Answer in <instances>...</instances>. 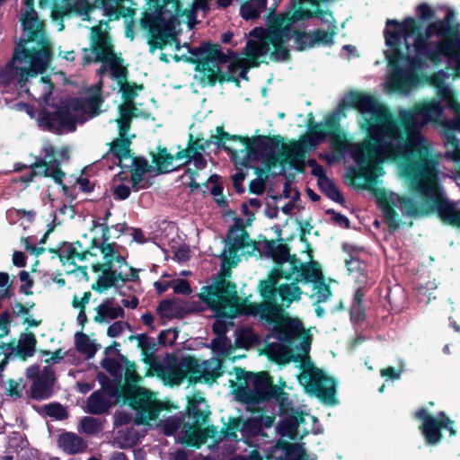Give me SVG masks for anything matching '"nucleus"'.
Segmentation results:
<instances>
[{
  "mask_svg": "<svg viewBox=\"0 0 460 460\" xmlns=\"http://www.w3.org/2000/svg\"><path fill=\"white\" fill-rule=\"evenodd\" d=\"M439 98L416 102L404 110V179L419 201L404 196V213L424 217L437 212L447 225L460 227V212L445 197L440 183L438 159L434 156L421 134L428 123H438L445 108Z\"/></svg>",
  "mask_w": 460,
  "mask_h": 460,
  "instance_id": "f257e3e1",
  "label": "nucleus"
},
{
  "mask_svg": "<svg viewBox=\"0 0 460 460\" xmlns=\"http://www.w3.org/2000/svg\"><path fill=\"white\" fill-rule=\"evenodd\" d=\"M354 104L363 119L362 128L367 132V139L350 143L340 132L332 131V148L343 155L349 153L358 168L349 167L348 176L358 188L369 190L371 184L384 174L381 164L385 160H396L402 156L401 128L386 108L375 98L357 94Z\"/></svg>",
  "mask_w": 460,
  "mask_h": 460,
  "instance_id": "f03ea898",
  "label": "nucleus"
},
{
  "mask_svg": "<svg viewBox=\"0 0 460 460\" xmlns=\"http://www.w3.org/2000/svg\"><path fill=\"white\" fill-rule=\"evenodd\" d=\"M297 283H285L279 288L274 286L272 297H264L267 302L261 313L274 323L273 332L278 339V341L268 343L267 353L278 363L299 361L302 368L298 376L299 383L309 394L331 403L335 395L334 380L314 365L308 356L309 343L305 340L306 332L302 323L286 315L282 308L301 299L303 292Z\"/></svg>",
  "mask_w": 460,
  "mask_h": 460,
  "instance_id": "7ed1b4c3",
  "label": "nucleus"
},
{
  "mask_svg": "<svg viewBox=\"0 0 460 460\" xmlns=\"http://www.w3.org/2000/svg\"><path fill=\"white\" fill-rule=\"evenodd\" d=\"M108 23L100 22L98 25L91 28L90 47L84 49V64L102 62L98 74L102 75L107 71L111 72L112 78L116 79L123 91L124 102L119 105V116L116 119L119 128V137L110 143L108 154H112L118 160L119 165L125 164L126 157L131 155L130 145L131 139L135 135H129L131 120L137 116V108L133 102L135 92L129 89L126 84L127 68L123 66L122 59L118 57L111 42V38L107 31Z\"/></svg>",
  "mask_w": 460,
  "mask_h": 460,
  "instance_id": "20e7f679",
  "label": "nucleus"
},
{
  "mask_svg": "<svg viewBox=\"0 0 460 460\" xmlns=\"http://www.w3.org/2000/svg\"><path fill=\"white\" fill-rule=\"evenodd\" d=\"M331 133L316 128L299 141L283 145L280 148L270 139L263 138L252 146L246 142L243 143L240 149L233 147H226V149L232 154L236 165L252 167L253 161L260 160L268 171L281 174L285 172L287 164L296 169L302 168L306 152L314 149L326 137H330Z\"/></svg>",
  "mask_w": 460,
  "mask_h": 460,
  "instance_id": "39448f33",
  "label": "nucleus"
},
{
  "mask_svg": "<svg viewBox=\"0 0 460 460\" xmlns=\"http://www.w3.org/2000/svg\"><path fill=\"white\" fill-rule=\"evenodd\" d=\"M102 243L99 248L102 261L93 264L94 272L101 271L97 284L100 288L107 289L118 282L136 281L138 279V270L130 267L123 255L120 254L119 246L114 243H108L112 238H118L127 228L126 224L119 223L111 226L102 224Z\"/></svg>",
  "mask_w": 460,
  "mask_h": 460,
  "instance_id": "423d86ee",
  "label": "nucleus"
},
{
  "mask_svg": "<svg viewBox=\"0 0 460 460\" xmlns=\"http://www.w3.org/2000/svg\"><path fill=\"white\" fill-rule=\"evenodd\" d=\"M101 88L100 82L82 96L66 101L56 111L45 114L41 125L58 134L74 131L77 123L82 124L100 113Z\"/></svg>",
  "mask_w": 460,
  "mask_h": 460,
  "instance_id": "0eeeda50",
  "label": "nucleus"
},
{
  "mask_svg": "<svg viewBox=\"0 0 460 460\" xmlns=\"http://www.w3.org/2000/svg\"><path fill=\"white\" fill-rule=\"evenodd\" d=\"M199 298L217 314L213 331L218 336L225 334L227 326L234 324L233 318L244 309L245 300L238 296L235 285L226 280L203 288Z\"/></svg>",
  "mask_w": 460,
  "mask_h": 460,
  "instance_id": "6e6552de",
  "label": "nucleus"
},
{
  "mask_svg": "<svg viewBox=\"0 0 460 460\" xmlns=\"http://www.w3.org/2000/svg\"><path fill=\"white\" fill-rule=\"evenodd\" d=\"M197 57L196 78L203 84L213 85L218 81H234L236 76L244 77L246 71L235 62H230L221 52L219 45L205 44L194 49Z\"/></svg>",
  "mask_w": 460,
  "mask_h": 460,
  "instance_id": "1a4fd4ad",
  "label": "nucleus"
},
{
  "mask_svg": "<svg viewBox=\"0 0 460 460\" xmlns=\"http://www.w3.org/2000/svg\"><path fill=\"white\" fill-rule=\"evenodd\" d=\"M162 376L171 385H180L189 377L190 382L215 380L222 375V361L217 358L200 361L192 357L172 358L161 368Z\"/></svg>",
  "mask_w": 460,
  "mask_h": 460,
  "instance_id": "9d476101",
  "label": "nucleus"
},
{
  "mask_svg": "<svg viewBox=\"0 0 460 460\" xmlns=\"http://www.w3.org/2000/svg\"><path fill=\"white\" fill-rule=\"evenodd\" d=\"M17 44L12 60L0 70V85L19 84L22 87L30 76L43 73L50 64V56L45 52H28Z\"/></svg>",
  "mask_w": 460,
  "mask_h": 460,
  "instance_id": "9b49d317",
  "label": "nucleus"
},
{
  "mask_svg": "<svg viewBox=\"0 0 460 460\" xmlns=\"http://www.w3.org/2000/svg\"><path fill=\"white\" fill-rule=\"evenodd\" d=\"M43 0L40 1L42 6ZM20 22L26 40H21L22 49H31V52H45L51 57L50 43L45 37L44 22L34 9V0H24V7L21 11Z\"/></svg>",
  "mask_w": 460,
  "mask_h": 460,
  "instance_id": "f8f14e48",
  "label": "nucleus"
},
{
  "mask_svg": "<svg viewBox=\"0 0 460 460\" xmlns=\"http://www.w3.org/2000/svg\"><path fill=\"white\" fill-rule=\"evenodd\" d=\"M402 38V24L388 20L385 30L386 49L385 58L390 67V74L386 84L391 92L402 89V66L401 41Z\"/></svg>",
  "mask_w": 460,
  "mask_h": 460,
  "instance_id": "ddd939ff",
  "label": "nucleus"
},
{
  "mask_svg": "<svg viewBox=\"0 0 460 460\" xmlns=\"http://www.w3.org/2000/svg\"><path fill=\"white\" fill-rule=\"evenodd\" d=\"M246 383V387H241L238 390L237 397L240 401L255 404L273 398L282 405L287 404L288 394L281 387L274 385L266 373L251 375Z\"/></svg>",
  "mask_w": 460,
  "mask_h": 460,
  "instance_id": "4468645a",
  "label": "nucleus"
},
{
  "mask_svg": "<svg viewBox=\"0 0 460 460\" xmlns=\"http://www.w3.org/2000/svg\"><path fill=\"white\" fill-rule=\"evenodd\" d=\"M454 18V13L451 9H447V15L443 20L435 21L429 22L425 31H421L420 22L411 17L404 18V47L409 49L406 38L409 36H414L413 47L417 56L420 58L427 59V55L433 50L434 41H429V38L436 35L439 39H442L445 34H441L436 29H432L433 26H438V23L444 22L448 23Z\"/></svg>",
  "mask_w": 460,
  "mask_h": 460,
  "instance_id": "2eb2a0df",
  "label": "nucleus"
},
{
  "mask_svg": "<svg viewBox=\"0 0 460 460\" xmlns=\"http://www.w3.org/2000/svg\"><path fill=\"white\" fill-rule=\"evenodd\" d=\"M414 418L420 420L419 430L426 445L438 446L442 441L443 430L449 432V437L456 435L455 421L445 411H439L435 416L430 414L427 408H419Z\"/></svg>",
  "mask_w": 460,
  "mask_h": 460,
  "instance_id": "dca6fc26",
  "label": "nucleus"
},
{
  "mask_svg": "<svg viewBox=\"0 0 460 460\" xmlns=\"http://www.w3.org/2000/svg\"><path fill=\"white\" fill-rule=\"evenodd\" d=\"M123 394L121 400L128 401L129 404L137 411V423H148L155 420L160 413V407L152 393L137 385H121Z\"/></svg>",
  "mask_w": 460,
  "mask_h": 460,
  "instance_id": "f3484780",
  "label": "nucleus"
},
{
  "mask_svg": "<svg viewBox=\"0 0 460 460\" xmlns=\"http://www.w3.org/2000/svg\"><path fill=\"white\" fill-rule=\"evenodd\" d=\"M254 250L250 243L249 235L244 227L234 224L227 234V243L223 252L224 267H234L240 261V257L251 254Z\"/></svg>",
  "mask_w": 460,
  "mask_h": 460,
  "instance_id": "a211bd4d",
  "label": "nucleus"
},
{
  "mask_svg": "<svg viewBox=\"0 0 460 460\" xmlns=\"http://www.w3.org/2000/svg\"><path fill=\"white\" fill-rule=\"evenodd\" d=\"M305 264L295 256L275 267L266 280L261 281L260 288L263 297H272L274 286L281 278L293 279L296 282L304 281L305 277Z\"/></svg>",
  "mask_w": 460,
  "mask_h": 460,
  "instance_id": "6ab92c4d",
  "label": "nucleus"
},
{
  "mask_svg": "<svg viewBox=\"0 0 460 460\" xmlns=\"http://www.w3.org/2000/svg\"><path fill=\"white\" fill-rule=\"evenodd\" d=\"M162 427L167 436L177 434L181 443L199 446L206 442V434L199 424L189 425L179 417L165 420Z\"/></svg>",
  "mask_w": 460,
  "mask_h": 460,
  "instance_id": "aec40b11",
  "label": "nucleus"
},
{
  "mask_svg": "<svg viewBox=\"0 0 460 460\" xmlns=\"http://www.w3.org/2000/svg\"><path fill=\"white\" fill-rule=\"evenodd\" d=\"M176 18L172 14L168 18L164 13L158 14L150 24L151 40H149L150 51L155 52L156 49H163L168 44L175 41L174 30Z\"/></svg>",
  "mask_w": 460,
  "mask_h": 460,
  "instance_id": "412c9836",
  "label": "nucleus"
},
{
  "mask_svg": "<svg viewBox=\"0 0 460 460\" xmlns=\"http://www.w3.org/2000/svg\"><path fill=\"white\" fill-rule=\"evenodd\" d=\"M123 389L119 384H110L102 390L93 392L87 399V410L93 414L106 412L111 406L121 401Z\"/></svg>",
  "mask_w": 460,
  "mask_h": 460,
  "instance_id": "4be33fe9",
  "label": "nucleus"
},
{
  "mask_svg": "<svg viewBox=\"0 0 460 460\" xmlns=\"http://www.w3.org/2000/svg\"><path fill=\"white\" fill-rule=\"evenodd\" d=\"M43 151L44 156L37 158L31 165L32 176L51 177L56 182L61 183L65 173L59 167L60 163L57 158L55 148L50 144H46Z\"/></svg>",
  "mask_w": 460,
  "mask_h": 460,
  "instance_id": "5701e85b",
  "label": "nucleus"
},
{
  "mask_svg": "<svg viewBox=\"0 0 460 460\" xmlns=\"http://www.w3.org/2000/svg\"><path fill=\"white\" fill-rule=\"evenodd\" d=\"M37 340L32 332L21 333L18 340H13L8 343H2V351L7 357H17L26 359L33 356L36 350Z\"/></svg>",
  "mask_w": 460,
  "mask_h": 460,
  "instance_id": "b1692460",
  "label": "nucleus"
},
{
  "mask_svg": "<svg viewBox=\"0 0 460 460\" xmlns=\"http://www.w3.org/2000/svg\"><path fill=\"white\" fill-rule=\"evenodd\" d=\"M450 40L447 36L434 41L432 52L427 55L428 61L433 65L438 66L442 63L443 58L447 61L455 63V75L460 76V50L450 48L448 43Z\"/></svg>",
  "mask_w": 460,
  "mask_h": 460,
  "instance_id": "393cba45",
  "label": "nucleus"
},
{
  "mask_svg": "<svg viewBox=\"0 0 460 460\" xmlns=\"http://www.w3.org/2000/svg\"><path fill=\"white\" fill-rule=\"evenodd\" d=\"M121 167L130 170L131 178L129 182L132 184L134 191H138L149 187V181L143 177L145 173L151 171V165L146 159L143 157H134L131 155L129 157H126V162L122 164Z\"/></svg>",
  "mask_w": 460,
  "mask_h": 460,
  "instance_id": "a878e982",
  "label": "nucleus"
},
{
  "mask_svg": "<svg viewBox=\"0 0 460 460\" xmlns=\"http://www.w3.org/2000/svg\"><path fill=\"white\" fill-rule=\"evenodd\" d=\"M384 218L388 225L389 232L394 233L400 227L399 215L396 209L402 211V199L394 193L383 195L378 199Z\"/></svg>",
  "mask_w": 460,
  "mask_h": 460,
  "instance_id": "bb28decb",
  "label": "nucleus"
},
{
  "mask_svg": "<svg viewBox=\"0 0 460 460\" xmlns=\"http://www.w3.org/2000/svg\"><path fill=\"white\" fill-rule=\"evenodd\" d=\"M447 74L444 70L434 72L424 76V81L437 90V97L446 102V107L451 111L458 108L455 93L446 84Z\"/></svg>",
  "mask_w": 460,
  "mask_h": 460,
  "instance_id": "cd10ccee",
  "label": "nucleus"
},
{
  "mask_svg": "<svg viewBox=\"0 0 460 460\" xmlns=\"http://www.w3.org/2000/svg\"><path fill=\"white\" fill-rule=\"evenodd\" d=\"M54 381L55 375L51 367H44L31 387L32 398L39 400L49 398L52 394Z\"/></svg>",
  "mask_w": 460,
  "mask_h": 460,
  "instance_id": "c85d7f7f",
  "label": "nucleus"
},
{
  "mask_svg": "<svg viewBox=\"0 0 460 460\" xmlns=\"http://www.w3.org/2000/svg\"><path fill=\"white\" fill-rule=\"evenodd\" d=\"M95 315L93 320L97 323H107L117 318L124 316V309L114 302L112 298L105 299L102 304L95 307Z\"/></svg>",
  "mask_w": 460,
  "mask_h": 460,
  "instance_id": "c756f323",
  "label": "nucleus"
},
{
  "mask_svg": "<svg viewBox=\"0 0 460 460\" xmlns=\"http://www.w3.org/2000/svg\"><path fill=\"white\" fill-rule=\"evenodd\" d=\"M332 33L318 30L313 34L297 32L295 35V42L298 50L313 48L315 44H330L332 42Z\"/></svg>",
  "mask_w": 460,
  "mask_h": 460,
  "instance_id": "7c9ffc66",
  "label": "nucleus"
},
{
  "mask_svg": "<svg viewBox=\"0 0 460 460\" xmlns=\"http://www.w3.org/2000/svg\"><path fill=\"white\" fill-rule=\"evenodd\" d=\"M58 446L67 455H77L86 450L87 442L79 435L66 431L59 435Z\"/></svg>",
  "mask_w": 460,
  "mask_h": 460,
  "instance_id": "2f4dec72",
  "label": "nucleus"
},
{
  "mask_svg": "<svg viewBox=\"0 0 460 460\" xmlns=\"http://www.w3.org/2000/svg\"><path fill=\"white\" fill-rule=\"evenodd\" d=\"M152 160L160 173L172 172L178 167L174 164L175 160H179L176 155L173 156L168 153L166 148H161L160 146L157 148L156 153L152 154Z\"/></svg>",
  "mask_w": 460,
  "mask_h": 460,
  "instance_id": "473e14b6",
  "label": "nucleus"
},
{
  "mask_svg": "<svg viewBox=\"0 0 460 460\" xmlns=\"http://www.w3.org/2000/svg\"><path fill=\"white\" fill-rule=\"evenodd\" d=\"M266 0H243L241 16L245 20L256 19L266 10Z\"/></svg>",
  "mask_w": 460,
  "mask_h": 460,
  "instance_id": "72a5a7b5",
  "label": "nucleus"
},
{
  "mask_svg": "<svg viewBox=\"0 0 460 460\" xmlns=\"http://www.w3.org/2000/svg\"><path fill=\"white\" fill-rule=\"evenodd\" d=\"M75 343L76 349L85 355L88 358H93L99 348V344H96L90 337L84 332H76L75 335Z\"/></svg>",
  "mask_w": 460,
  "mask_h": 460,
  "instance_id": "f704fd0d",
  "label": "nucleus"
},
{
  "mask_svg": "<svg viewBox=\"0 0 460 460\" xmlns=\"http://www.w3.org/2000/svg\"><path fill=\"white\" fill-rule=\"evenodd\" d=\"M432 29H436L450 40V48L460 50V29L457 24H451V22H447V23L440 22L438 26H433Z\"/></svg>",
  "mask_w": 460,
  "mask_h": 460,
  "instance_id": "c9c22d12",
  "label": "nucleus"
},
{
  "mask_svg": "<svg viewBox=\"0 0 460 460\" xmlns=\"http://www.w3.org/2000/svg\"><path fill=\"white\" fill-rule=\"evenodd\" d=\"M176 157L179 160L185 159L184 163L192 162L197 170L204 169L207 165V162L202 154L197 151L195 146H188L185 150L178 152Z\"/></svg>",
  "mask_w": 460,
  "mask_h": 460,
  "instance_id": "e433bc0d",
  "label": "nucleus"
},
{
  "mask_svg": "<svg viewBox=\"0 0 460 460\" xmlns=\"http://www.w3.org/2000/svg\"><path fill=\"white\" fill-rule=\"evenodd\" d=\"M102 367L114 377V384H121V378L124 371V361L120 358H105L102 361Z\"/></svg>",
  "mask_w": 460,
  "mask_h": 460,
  "instance_id": "4c0bfd02",
  "label": "nucleus"
},
{
  "mask_svg": "<svg viewBox=\"0 0 460 460\" xmlns=\"http://www.w3.org/2000/svg\"><path fill=\"white\" fill-rule=\"evenodd\" d=\"M92 255L90 252L84 251L82 245L79 243H73L66 244L61 248V257H66L68 260L73 261H84L87 255Z\"/></svg>",
  "mask_w": 460,
  "mask_h": 460,
  "instance_id": "58836bf2",
  "label": "nucleus"
},
{
  "mask_svg": "<svg viewBox=\"0 0 460 460\" xmlns=\"http://www.w3.org/2000/svg\"><path fill=\"white\" fill-rule=\"evenodd\" d=\"M80 432L93 436L102 430V422L101 420L90 416H85L80 420Z\"/></svg>",
  "mask_w": 460,
  "mask_h": 460,
  "instance_id": "ea45409f",
  "label": "nucleus"
},
{
  "mask_svg": "<svg viewBox=\"0 0 460 460\" xmlns=\"http://www.w3.org/2000/svg\"><path fill=\"white\" fill-rule=\"evenodd\" d=\"M121 359L124 361V371L123 376L125 377V383L121 382V385H136L141 377L136 373L135 364L130 363L126 358L121 356Z\"/></svg>",
  "mask_w": 460,
  "mask_h": 460,
  "instance_id": "a19ab883",
  "label": "nucleus"
},
{
  "mask_svg": "<svg viewBox=\"0 0 460 460\" xmlns=\"http://www.w3.org/2000/svg\"><path fill=\"white\" fill-rule=\"evenodd\" d=\"M318 185L331 199L340 203L344 201L342 194L329 178L322 180V182Z\"/></svg>",
  "mask_w": 460,
  "mask_h": 460,
  "instance_id": "79ce46f5",
  "label": "nucleus"
},
{
  "mask_svg": "<svg viewBox=\"0 0 460 460\" xmlns=\"http://www.w3.org/2000/svg\"><path fill=\"white\" fill-rule=\"evenodd\" d=\"M201 402H205V400L199 395H193V397L189 399L190 411L196 419L197 423L200 421L204 422L208 418V412L203 410H199L198 408V404Z\"/></svg>",
  "mask_w": 460,
  "mask_h": 460,
  "instance_id": "37998d69",
  "label": "nucleus"
},
{
  "mask_svg": "<svg viewBox=\"0 0 460 460\" xmlns=\"http://www.w3.org/2000/svg\"><path fill=\"white\" fill-rule=\"evenodd\" d=\"M43 412L48 416L55 418L57 420H65L67 418V412L66 409L58 402H52L46 404L42 407Z\"/></svg>",
  "mask_w": 460,
  "mask_h": 460,
  "instance_id": "c03bdc74",
  "label": "nucleus"
},
{
  "mask_svg": "<svg viewBox=\"0 0 460 460\" xmlns=\"http://www.w3.org/2000/svg\"><path fill=\"white\" fill-rule=\"evenodd\" d=\"M271 253L274 261L278 265L286 261H288L290 258L293 257L289 254V250L288 246L282 243L278 244L275 248H273Z\"/></svg>",
  "mask_w": 460,
  "mask_h": 460,
  "instance_id": "a18cd8bd",
  "label": "nucleus"
},
{
  "mask_svg": "<svg viewBox=\"0 0 460 460\" xmlns=\"http://www.w3.org/2000/svg\"><path fill=\"white\" fill-rule=\"evenodd\" d=\"M416 13L420 22H429L435 18V11L426 3L417 4Z\"/></svg>",
  "mask_w": 460,
  "mask_h": 460,
  "instance_id": "49530a36",
  "label": "nucleus"
},
{
  "mask_svg": "<svg viewBox=\"0 0 460 460\" xmlns=\"http://www.w3.org/2000/svg\"><path fill=\"white\" fill-rule=\"evenodd\" d=\"M331 295L332 292L328 285L323 282L315 284L313 296L316 297L318 303L327 301Z\"/></svg>",
  "mask_w": 460,
  "mask_h": 460,
  "instance_id": "de8ad7c7",
  "label": "nucleus"
},
{
  "mask_svg": "<svg viewBox=\"0 0 460 460\" xmlns=\"http://www.w3.org/2000/svg\"><path fill=\"white\" fill-rule=\"evenodd\" d=\"M256 341V337L249 329L239 332L237 335V343L242 347H249Z\"/></svg>",
  "mask_w": 460,
  "mask_h": 460,
  "instance_id": "09e8293b",
  "label": "nucleus"
},
{
  "mask_svg": "<svg viewBox=\"0 0 460 460\" xmlns=\"http://www.w3.org/2000/svg\"><path fill=\"white\" fill-rule=\"evenodd\" d=\"M19 279L22 282V285L20 288V292L25 295H31V288L33 286V281L31 278V275L28 271L22 270L19 273Z\"/></svg>",
  "mask_w": 460,
  "mask_h": 460,
  "instance_id": "8fccbe9b",
  "label": "nucleus"
},
{
  "mask_svg": "<svg viewBox=\"0 0 460 460\" xmlns=\"http://www.w3.org/2000/svg\"><path fill=\"white\" fill-rule=\"evenodd\" d=\"M126 328H129L128 323L117 321L109 326L107 330V335L111 338H117L121 335Z\"/></svg>",
  "mask_w": 460,
  "mask_h": 460,
  "instance_id": "3c124183",
  "label": "nucleus"
},
{
  "mask_svg": "<svg viewBox=\"0 0 460 460\" xmlns=\"http://www.w3.org/2000/svg\"><path fill=\"white\" fill-rule=\"evenodd\" d=\"M159 311L164 316H172L177 310V304L172 300H164L158 306Z\"/></svg>",
  "mask_w": 460,
  "mask_h": 460,
  "instance_id": "603ef678",
  "label": "nucleus"
},
{
  "mask_svg": "<svg viewBox=\"0 0 460 460\" xmlns=\"http://www.w3.org/2000/svg\"><path fill=\"white\" fill-rule=\"evenodd\" d=\"M131 190H133L132 186L129 187L127 184L119 183V184L114 186L113 194L116 199L123 200V199H126L127 198H128V196L130 195Z\"/></svg>",
  "mask_w": 460,
  "mask_h": 460,
  "instance_id": "864d4df0",
  "label": "nucleus"
},
{
  "mask_svg": "<svg viewBox=\"0 0 460 460\" xmlns=\"http://www.w3.org/2000/svg\"><path fill=\"white\" fill-rule=\"evenodd\" d=\"M401 369H395L393 367H388L381 369L380 375L385 378L386 381L399 380L401 378Z\"/></svg>",
  "mask_w": 460,
  "mask_h": 460,
  "instance_id": "5fc2aeb1",
  "label": "nucleus"
},
{
  "mask_svg": "<svg viewBox=\"0 0 460 460\" xmlns=\"http://www.w3.org/2000/svg\"><path fill=\"white\" fill-rule=\"evenodd\" d=\"M308 164L312 167V174L318 178V184L322 182V180L328 179L323 167L318 164L315 160H309Z\"/></svg>",
  "mask_w": 460,
  "mask_h": 460,
  "instance_id": "6e6d98bb",
  "label": "nucleus"
},
{
  "mask_svg": "<svg viewBox=\"0 0 460 460\" xmlns=\"http://www.w3.org/2000/svg\"><path fill=\"white\" fill-rule=\"evenodd\" d=\"M92 294L90 291L84 292L82 297H78L76 295L73 297L72 305L75 308L84 309L85 305L90 302Z\"/></svg>",
  "mask_w": 460,
  "mask_h": 460,
  "instance_id": "4d7b16f0",
  "label": "nucleus"
},
{
  "mask_svg": "<svg viewBox=\"0 0 460 460\" xmlns=\"http://www.w3.org/2000/svg\"><path fill=\"white\" fill-rule=\"evenodd\" d=\"M451 128L453 130H447L446 132L445 137H446L447 147V148L450 147L451 150H454V149H456V147H458L460 146V142H459V140L457 139V137L456 136V133L454 131L456 129L453 128L452 125H451Z\"/></svg>",
  "mask_w": 460,
  "mask_h": 460,
  "instance_id": "13d9d810",
  "label": "nucleus"
},
{
  "mask_svg": "<svg viewBox=\"0 0 460 460\" xmlns=\"http://www.w3.org/2000/svg\"><path fill=\"white\" fill-rule=\"evenodd\" d=\"M246 173L242 168L238 169V172L232 175L233 184L237 192H243V188L242 182L245 179Z\"/></svg>",
  "mask_w": 460,
  "mask_h": 460,
  "instance_id": "bf43d9fd",
  "label": "nucleus"
},
{
  "mask_svg": "<svg viewBox=\"0 0 460 460\" xmlns=\"http://www.w3.org/2000/svg\"><path fill=\"white\" fill-rule=\"evenodd\" d=\"M174 293L188 295L191 292L189 283L185 279H178L172 283Z\"/></svg>",
  "mask_w": 460,
  "mask_h": 460,
  "instance_id": "052dcab7",
  "label": "nucleus"
},
{
  "mask_svg": "<svg viewBox=\"0 0 460 460\" xmlns=\"http://www.w3.org/2000/svg\"><path fill=\"white\" fill-rule=\"evenodd\" d=\"M305 277L304 280H317L322 277L320 270L316 269L314 264L305 265Z\"/></svg>",
  "mask_w": 460,
  "mask_h": 460,
  "instance_id": "680f3d73",
  "label": "nucleus"
},
{
  "mask_svg": "<svg viewBox=\"0 0 460 460\" xmlns=\"http://www.w3.org/2000/svg\"><path fill=\"white\" fill-rule=\"evenodd\" d=\"M212 347L215 350H217L221 353H226L228 343L226 338L223 336H218L217 339L212 341Z\"/></svg>",
  "mask_w": 460,
  "mask_h": 460,
  "instance_id": "e2e57ef3",
  "label": "nucleus"
},
{
  "mask_svg": "<svg viewBox=\"0 0 460 460\" xmlns=\"http://www.w3.org/2000/svg\"><path fill=\"white\" fill-rule=\"evenodd\" d=\"M40 84L42 87V93L39 96V98H42L45 101L49 98V96L51 94L52 92V85L50 84V81L47 79L46 77H41L40 80Z\"/></svg>",
  "mask_w": 460,
  "mask_h": 460,
  "instance_id": "0e129e2a",
  "label": "nucleus"
},
{
  "mask_svg": "<svg viewBox=\"0 0 460 460\" xmlns=\"http://www.w3.org/2000/svg\"><path fill=\"white\" fill-rule=\"evenodd\" d=\"M265 181L261 179H255L250 183V190L255 194H261L265 190Z\"/></svg>",
  "mask_w": 460,
  "mask_h": 460,
  "instance_id": "69168bd1",
  "label": "nucleus"
},
{
  "mask_svg": "<svg viewBox=\"0 0 460 460\" xmlns=\"http://www.w3.org/2000/svg\"><path fill=\"white\" fill-rule=\"evenodd\" d=\"M12 261L16 267L22 268L26 266V256L22 252H14Z\"/></svg>",
  "mask_w": 460,
  "mask_h": 460,
  "instance_id": "338daca9",
  "label": "nucleus"
},
{
  "mask_svg": "<svg viewBox=\"0 0 460 460\" xmlns=\"http://www.w3.org/2000/svg\"><path fill=\"white\" fill-rule=\"evenodd\" d=\"M345 265L349 271H357L360 270V261L354 257H350L349 259L345 260Z\"/></svg>",
  "mask_w": 460,
  "mask_h": 460,
  "instance_id": "774afa93",
  "label": "nucleus"
}]
</instances>
